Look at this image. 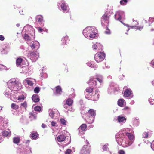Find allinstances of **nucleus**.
<instances>
[{
    "instance_id": "nucleus-57",
    "label": "nucleus",
    "mask_w": 154,
    "mask_h": 154,
    "mask_svg": "<svg viewBox=\"0 0 154 154\" xmlns=\"http://www.w3.org/2000/svg\"><path fill=\"white\" fill-rule=\"evenodd\" d=\"M71 91H74V89H73L72 88H71Z\"/></svg>"
},
{
    "instance_id": "nucleus-35",
    "label": "nucleus",
    "mask_w": 154,
    "mask_h": 154,
    "mask_svg": "<svg viewBox=\"0 0 154 154\" xmlns=\"http://www.w3.org/2000/svg\"><path fill=\"white\" fill-rule=\"evenodd\" d=\"M93 90V88L90 87L87 88L86 89V91L88 93L91 92Z\"/></svg>"
},
{
    "instance_id": "nucleus-50",
    "label": "nucleus",
    "mask_w": 154,
    "mask_h": 154,
    "mask_svg": "<svg viewBox=\"0 0 154 154\" xmlns=\"http://www.w3.org/2000/svg\"><path fill=\"white\" fill-rule=\"evenodd\" d=\"M51 125L52 126H55L57 123L56 122L54 121H52L51 122Z\"/></svg>"
},
{
    "instance_id": "nucleus-20",
    "label": "nucleus",
    "mask_w": 154,
    "mask_h": 154,
    "mask_svg": "<svg viewBox=\"0 0 154 154\" xmlns=\"http://www.w3.org/2000/svg\"><path fill=\"white\" fill-rule=\"evenodd\" d=\"M94 29H91V32L89 37L90 38H93L96 36V33L94 31Z\"/></svg>"
},
{
    "instance_id": "nucleus-13",
    "label": "nucleus",
    "mask_w": 154,
    "mask_h": 154,
    "mask_svg": "<svg viewBox=\"0 0 154 154\" xmlns=\"http://www.w3.org/2000/svg\"><path fill=\"white\" fill-rule=\"evenodd\" d=\"M87 114L90 115V116L95 117L96 115L95 111L93 109H90L88 110Z\"/></svg>"
},
{
    "instance_id": "nucleus-6",
    "label": "nucleus",
    "mask_w": 154,
    "mask_h": 154,
    "mask_svg": "<svg viewBox=\"0 0 154 154\" xmlns=\"http://www.w3.org/2000/svg\"><path fill=\"white\" fill-rule=\"evenodd\" d=\"M87 125L85 124H82L79 128L78 130L79 131V133L81 134H83L87 130Z\"/></svg>"
},
{
    "instance_id": "nucleus-1",
    "label": "nucleus",
    "mask_w": 154,
    "mask_h": 154,
    "mask_svg": "<svg viewBox=\"0 0 154 154\" xmlns=\"http://www.w3.org/2000/svg\"><path fill=\"white\" fill-rule=\"evenodd\" d=\"M110 17V15L108 14V12L106 11L101 18V21L102 26H107L108 25Z\"/></svg>"
},
{
    "instance_id": "nucleus-58",
    "label": "nucleus",
    "mask_w": 154,
    "mask_h": 154,
    "mask_svg": "<svg viewBox=\"0 0 154 154\" xmlns=\"http://www.w3.org/2000/svg\"><path fill=\"white\" fill-rule=\"evenodd\" d=\"M152 83L153 85H154V80L152 81Z\"/></svg>"
},
{
    "instance_id": "nucleus-55",
    "label": "nucleus",
    "mask_w": 154,
    "mask_h": 154,
    "mask_svg": "<svg viewBox=\"0 0 154 154\" xmlns=\"http://www.w3.org/2000/svg\"><path fill=\"white\" fill-rule=\"evenodd\" d=\"M151 148L153 151H154V141L152 143V144L151 145Z\"/></svg>"
},
{
    "instance_id": "nucleus-15",
    "label": "nucleus",
    "mask_w": 154,
    "mask_h": 154,
    "mask_svg": "<svg viewBox=\"0 0 154 154\" xmlns=\"http://www.w3.org/2000/svg\"><path fill=\"white\" fill-rule=\"evenodd\" d=\"M23 60V59L21 57H19L16 59V63L17 67H19L21 65Z\"/></svg>"
},
{
    "instance_id": "nucleus-36",
    "label": "nucleus",
    "mask_w": 154,
    "mask_h": 154,
    "mask_svg": "<svg viewBox=\"0 0 154 154\" xmlns=\"http://www.w3.org/2000/svg\"><path fill=\"white\" fill-rule=\"evenodd\" d=\"M40 91V88L39 87H36L34 89V92L35 93L38 94Z\"/></svg>"
},
{
    "instance_id": "nucleus-16",
    "label": "nucleus",
    "mask_w": 154,
    "mask_h": 154,
    "mask_svg": "<svg viewBox=\"0 0 154 154\" xmlns=\"http://www.w3.org/2000/svg\"><path fill=\"white\" fill-rule=\"evenodd\" d=\"M125 103V101L123 99H120L118 101V105L121 107L124 106Z\"/></svg>"
},
{
    "instance_id": "nucleus-33",
    "label": "nucleus",
    "mask_w": 154,
    "mask_h": 154,
    "mask_svg": "<svg viewBox=\"0 0 154 154\" xmlns=\"http://www.w3.org/2000/svg\"><path fill=\"white\" fill-rule=\"evenodd\" d=\"M10 82L12 85H16V86L18 85L19 84H20L19 82H18L16 80H15L14 81H11Z\"/></svg>"
},
{
    "instance_id": "nucleus-30",
    "label": "nucleus",
    "mask_w": 154,
    "mask_h": 154,
    "mask_svg": "<svg viewBox=\"0 0 154 154\" xmlns=\"http://www.w3.org/2000/svg\"><path fill=\"white\" fill-rule=\"evenodd\" d=\"M38 135L37 132L33 133L32 134L31 137L33 139H36L38 136Z\"/></svg>"
},
{
    "instance_id": "nucleus-46",
    "label": "nucleus",
    "mask_w": 154,
    "mask_h": 154,
    "mask_svg": "<svg viewBox=\"0 0 154 154\" xmlns=\"http://www.w3.org/2000/svg\"><path fill=\"white\" fill-rule=\"evenodd\" d=\"M37 29L38 30V32L40 33L44 31L43 29H42L40 27H37Z\"/></svg>"
},
{
    "instance_id": "nucleus-10",
    "label": "nucleus",
    "mask_w": 154,
    "mask_h": 154,
    "mask_svg": "<svg viewBox=\"0 0 154 154\" xmlns=\"http://www.w3.org/2000/svg\"><path fill=\"white\" fill-rule=\"evenodd\" d=\"M31 47L32 49L38 48L39 47V43L37 41H35L32 44Z\"/></svg>"
},
{
    "instance_id": "nucleus-37",
    "label": "nucleus",
    "mask_w": 154,
    "mask_h": 154,
    "mask_svg": "<svg viewBox=\"0 0 154 154\" xmlns=\"http://www.w3.org/2000/svg\"><path fill=\"white\" fill-rule=\"evenodd\" d=\"M23 38L26 40H30V38L28 35L26 34H25L23 36Z\"/></svg>"
},
{
    "instance_id": "nucleus-21",
    "label": "nucleus",
    "mask_w": 154,
    "mask_h": 154,
    "mask_svg": "<svg viewBox=\"0 0 154 154\" xmlns=\"http://www.w3.org/2000/svg\"><path fill=\"white\" fill-rule=\"evenodd\" d=\"M117 120L119 122H122L124 121H125L126 120V119L123 116H119L118 117Z\"/></svg>"
},
{
    "instance_id": "nucleus-5",
    "label": "nucleus",
    "mask_w": 154,
    "mask_h": 154,
    "mask_svg": "<svg viewBox=\"0 0 154 154\" xmlns=\"http://www.w3.org/2000/svg\"><path fill=\"white\" fill-rule=\"evenodd\" d=\"M124 16V13L123 11H118L116 12L114 15L115 19L120 22H121V20L122 17Z\"/></svg>"
},
{
    "instance_id": "nucleus-38",
    "label": "nucleus",
    "mask_w": 154,
    "mask_h": 154,
    "mask_svg": "<svg viewBox=\"0 0 154 154\" xmlns=\"http://www.w3.org/2000/svg\"><path fill=\"white\" fill-rule=\"evenodd\" d=\"M25 98L24 96L23 95H21L18 97V99L20 101H23Z\"/></svg>"
},
{
    "instance_id": "nucleus-51",
    "label": "nucleus",
    "mask_w": 154,
    "mask_h": 154,
    "mask_svg": "<svg viewBox=\"0 0 154 154\" xmlns=\"http://www.w3.org/2000/svg\"><path fill=\"white\" fill-rule=\"evenodd\" d=\"M93 48L94 49H97V45L96 44H95L93 45Z\"/></svg>"
},
{
    "instance_id": "nucleus-24",
    "label": "nucleus",
    "mask_w": 154,
    "mask_h": 154,
    "mask_svg": "<svg viewBox=\"0 0 154 154\" xmlns=\"http://www.w3.org/2000/svg\"><path fill=\"white\" fill-rule=\"evenodd\" d=\"M61 8L62 10L66 11L67 10V6L65 3H62L61 5Z\"/></svg>"
},
{
    "instance_id": "nucleus-7",
    "label": "nucleus",
    "mask_w": 154,
    "mask_h": 154,
    "mask_svg": "<svg viewBox=\"0 0 154 154\" xmlns=\"http://www.w3.org/2000/svg\"><path fill=\"white\" fill-rule=\"evenodd\" d=\"M91 28H87L83 30V35L86 38H88L91 32Z\"/></svg>"
},
{
    "instance_id": "nucleus-32",
    "label": "nucleus",
    "mask_w": 154,
    "mask_h": 154,
    "mask_svg": "<svg viewBox=\"0 0 154 154\" xmlns=\"http://www.w3.org/2000/svg\"><path fill=\"white\" fill-rule=\"evenodd\" d=\"M20 141V139L19 137H14L13 138V142L15 144H18Z\"/></svg>"
},
{
    "instance_id": "nucleus-42",
    "label": "nucleus",
    "mask_w": 154,
    "mask_h": 154,
    "mask_svg": "<svg viewBox=\"0 0 154 154\" xmlns=\"http://www.w3.org/2000/svg\"><path fill=\"white\" fill-rule=\"evenodd\" d=\"M82 154H89V151L88 150L85 149H83L82 151Z\"/></svg>"
},
{
    "instance_id": "nucleus-34",
    "label": "nucleus",
    "mask_w": 154,
    "mask_h": 154,
    "mask_svg": "<svg viewBox=\"0 0 154 154\" xmlns=\"http://www.w3.org/2000/svg\"><path fill=\"white\" fill-rule=\"evenodd\" d=\"M131 28H135V29H138L140 30H141L143 28V26H131Z\"/></svg>"
},
{
    "instance_id": "nucleus-27",
    "label": "nucleus",
    "mask_w": 154,
    "mask_h": 154,
    "mask_svg": "<svg viewBox=\"0 0 154 154\" xmlns=\"http://www.w3.org/2000/svg\"><path fill=\"white\" fill-rule=\"evenodd\" d=\"M150 18H149L148 20H144L143 22V23L146 26H149L150 25Z\"/></svg>"
},
{
    "instance_id": "nucleus-52",
    "label": "nucleus",
    "mask_w": 154,
    "mask_h": 154,
    "mask_svg": "<svg viewBox=\"0 0 154 154\" xmlns=\"http://www.w3.org/2000/svg\"><path fill=\"white\" fill-rule=\"evenodd\" d=\"M5 39V38L2 35H0V40L1 41H3Z\"/></svg>"
},
{
    "instance_id": "nucleus-18",
    "label": "nucleus",
    "mask_w": 154,
    "mask_h": 154,
    "mask_svg": "<svg viewBox=\"0 0 154 154\" xmlns=\"http://www.w3.org/2000/svg\"><path fill=\"white\" fill-rule=\"evenodd\" d=\"M29 118L31 119V120L35 119L36 117V115L34 113L33 111L29 113Z\"/></svg>"
},
{
    "instance_id": "nucleus-22",
    "label": "nucleus",
    "mask_w": 154,
    "mask_h": 154,
    "mask_svg": "<svg viewBox=\"0 0 154 154\" xmlns=\"http://www.w3.org/2000/svg\"><path fill=\"white\" fill-rule=\"evenodd\" d=\"M125 135L128 137V138L130 140H132L133 139L134 136L131 133H126Z\"/></svg>"
},
{
    "instance_id": "nucleus-39",
    "label": "nucleus",
    "mask_w": 154,
    "mask_h": 154,
    "mask_svg": "<svg viewBox=\"0 0 154 154\" xmlns=\"http://www.w3.org/2000/svg\"><path fill=\"white\" fill-rule=\"evenodd\" d=\"M149 134L148 132H144L143 134V138H147L148 137Z\"/></svg>"
},
{
    "instance_id": "nucleus-45",
    "label": "nucleus",
    "mask_w": 154,
    "mask_h": 154,
    "mask_svg": "<svg viewBox=\"0 0 154 154\" xmlns=\"http://www.w3.org/2000/svg\"><path fill=\"white\" fill-rule=\"evenodd\" d=\"M122 110L128 112L130 110V108L128 106H125L122 109Z\"/></svg>"
},
{
    "instance_id": "nucleus-2",
    "label": "nucleus",
    "mask_w": 154,
    "mask_h": 154,
    "mask_svg": "<svg viewBox=\"0 0 154 154\" xmlns=\"http://www.w3.org/2000/svg\"><path fill=\"white\" fill-rule=\"evenodd\" d=\"M105 54L103 52L97 53L95 55L94 59L97 62L99 63L102 61L105 58Z\"/></svg>"
},
{
    "instance_id": "nucleus-56",
    "label": "nucleus",
    "mask_w": 154,
    "mask_h": 154,
    "mask_svg": "<svg viewBox=\"0 0 154 154\" xmlns=\"http://www.w3.org/2000/svg\"><path fill=\"white\" fill-rule=\"evenodd\" d=\"M152 65L154 66V60L152 61Z\"/></svg>"
},
{
    "instance_id": "nucleus-28",
    "label": "nucleus",
    "mask_w": 154,
    "mask_h": 154,
    "mask_svg": "<svg viewBox=\"0 0 154 154\" xmlns=\"http://www.w3.org/2000/svg\"><path fill=\"white\" fill-rule=\"evenodd\" d=\"M62 92V89L60 86H57L56 87V92L57 94H60V93Z\"/></svg>"
},
{
    "instance_id": "nucleus-53",
    "label": "nucleus",
    "mask_w": 154,
    "mask_h": 154,
    "mask_svg": "<svg viewBox=\"0 0 154 154\" xmlns=\"http://www.w3.org/2000/svg\"><path fill=\"white\" fill-rule=\"evenodd\" d=\"M103 149L104 151L107 150V147L106 146L104 145L103 146Z\"/></svg>"
},
{
    "instance_id": "nucleus-44",
    "label": "nucleus",
    "mask_w": 154,
    "mask_h": 154,
    "mask_svg": "<svg viewBox=\"0 0 154 154\" xmlns=\"http://www.w3.org/2000/svg\"><path fill=\"white\" fill-rule=\"evenodd\" d=\"M41 108L39 106H37L34 108V110L35 111H40L41 110Z\"/></svg>"
},
{
    "instance_id": "nucleus-40",
    "label": "nucleus",
    "mask_w": 154,
    "mask_h": 154,
    "mask_svg": "<svg viewBox=\"0 0 154 154\" xmlns=\"http://www.w3.org/2000/svg\"><path fill=\"white\" fill-rule=\"evenodd\" d=\"M60 123L63 125H66V121L63 119H61L60 120Z\"/></svg>"
},
{
    "instance_id": "nucleus-41",
    "label": "nucleus",
    "mask_w": 154,
    "mask_h": 154,
    "mask_svg": "<svg viewBox=\"0 0 154 154\" xmlns=\"http://www.w3.org/2000/svg\"><path fill=\"white\" fill-rule=\"evenodd\" d=\"M96 79L98 80L100 83L103 82V79L101 77H97L95 78Z\"/></svg>"
},
{
    "instance_id": "nucleus-19",
    "label": "nucleus",
    "mask_w": 154,
    "mask_h": 154,
    "mask_svg": "<svg viewBox=\"0 0 154 154\" xmlns=\"http://www.w3.org/2000/svg\"><path fill=\"white\" fill-rule=\"evenodd\" d=\"M73 103V100L70 98L68 99L66 101V104L67 105L69 106H71L72 105Z\"/></svg>"
},
{
    "instance_id": "nucleus-4",
    "label": "nucleus",
    "mask_w": 154,
    "mask_h": 154,
    "mask_svg": "<svg viewBox=\"0 0 154 154\" xmlns=\"http://www.w3.org/2000/svg\"><path fill=\"white\" fill-rule=\"evenodd\" d=\"M99 94L98 90H95L94 93H92L90 96V98L93 101H97L99 98Z\"/></svg>"
},
{
    "instance_id": "nucleus-17",
    "label": "nucleus",
    "mask_w": 154,
    "mask_h": 154,
    "mask_svg": "<svg viewBox=\"0 0 154 154\" xmlns=\"http://www.w3.org/2000/svg\"><path fill=\"white\" fill-rule=\"evenodd\" d=\"M68 37L67 35H66L64 36H63L62 38L61 41L62 42V45H64V46H65V45L66 44V41L68 40ZM66 47L65 46H64L63 47V48H65Z\"/></svg>"
},
{
    "instance_id": "nucleus-54",
    "label": "nucleus",
    "mask_w": 154,
    "mask_h": 154,
    "mask_svg": "<svg viewBox=\"0 0 154 154\" xmlns=\"http://www.w3.org/2000/svg\"><path fill=\"white\" fill-rule=\"evenodd\" d=\"M41 127L42 128H44L46 127L47 125L43 123Z\"/></svg>"
},
{
    "instance_id": "nucleus-11",
    "label": "nucleus",
    "mask_w": 154,
    "mask_h": 154,
    "mask_svg": "<svg viewBox=\"0 0 154 154\" xmlns=\"http://www.w3.org/2000/svg\"><path fill=\"white\" fill-rule=\"evenodd\" d=\"M95 79V78H94L92 77H91L89 83V85H97V82Z\"/></svg>"
},
{
    "instance_id": "nucleus-43",
    "label": "nucleus",
    "mask_w": 154,
    "mask_h": 154,
    "mask_svg": "<svg viewBox=\"0 0 154 154\" xmlns=\"http://www.w3.org/2000/svg\"><path fill=\"white\" fill-rule=\"evenodd\" d=\"M105 33L106 34H110V30L108 29V27H106V31L105 32Z\"/></svg>"
},
{
    "instance_id": "nucleus-23",
    "label": "nucleus",
    "mask_w": 154,
    "mask_h": 154,
    "mask_svg": "<svg viewBox=\"0 0 154 154\" xmlns=\"http://www.w3.org/2000/svg\"><path fill=\"white\" fill-rule=\"evenodd\" d=\"M11 107L12 109L14 110H17L19 108V106L14 103H12L11 104Z\"/></svg>"
},
{
    "instance_id": "nucleus-59",
    "label": "nucleus",
    "mask_w": 154,
    "mask_h": 154,
    "mask_svg": "<svg viewBox=\"0 0 154 154\" xmlns=\"http://www.w3.org/2000/svg\"><path fill=\"white\" fill-rule=\"evenodd\" d=\"M2 108L1 109V110H2Z\"/></svg>"
},
{
    "instance_id": "nucleus-48",
    "label": "nucleus",
    "mask_w": 154,
    "mask_h": 154,
    "mask_svg": "<svg viewBox=\"0 0 154 154\" xmlns=\"http://www.w3.org/2000/svg\"><path fill=\"white\" fill-rule=\"evenodd\" d=\"M54 112L52 111H51L50 113H49V115L51 117L53 118V119H54Z\"/></svg>"
},
{
    "instance_id": "nucleus-8",
    "label": "nucleus",
    "mask_w": 154,
    "mask_h": 154,
    "mask_svg": "<svg viewBox=\"0 0 154 154\" xmlns=\"http://www.w3.org/2000/svg\"><path fill=\"white\" fill-rule=\"evenodd\" d=\"M132 94V91L131 89H127L124 92V97H131Z\"/></svg>"
},
{
    "instance_id": "nucleus-14",
    "label": "nucleus",
    "mask_w": 154,
    "mask_h": 154,
    "mask_svg": "<svg viewBox=\"0 0 154 154\" xmlns=\"http://www.w3.org/2000/svg\"><path fill=\"white\" fill-rule=\"evenodd\" d=\"M32 100L35 102H38L39 101L40 99L38 95L34 94L32 97Z\"/></svg>"
},
{
    "instance_id": "nucleus-49",
    "label": "nucleus",
    "mask_w": 154,
    "mask_h": 154,
    "mask_svg": "<svg viewBox=\"0 0 154 154\" xmlns=\"http://www.w3.org/2000/svg\"><path fill=\"white\" fill-rule=\"evenodd\" d=\"M119 154H125V152L123 150H121L118 152Z\"/></svg>"
},
{
    "instance_id": "nucleus-9",
    "label": "nucleus",
    "mask_w": 154,
    "mask_h": 154,
    "mask_svg": "<svg viewBox=\"0 0 154 154\" xmlns=\"http://www.w3.org/2000/svg\"><path fill=\"white\" fill-rule=\"evenodd\" d=\"M94 118V117L88 116L86 119V122L89 124H91L93 122Z\"/></svg>"
},
{
    "instance_id": "nucleus-29",
    "label": "nucleus",
    "mask_w": 154,
    "mask_h": 154,
    "mask_svg": "<svg viewBox=\"0 0 154 154\" xmlns=\"http://www.w3.org/2000/svg\"><path fill=\"white\" fill-rule=\"evenodd\" d=\"M20 106H22L25 110H26L27 106V102L25 101L23 103H21L20 104Z\"/></svg>"
},
{
    "instance_id": "nucleus-3",
    "label": "nucleus",
    "mask_w": 154,
    "mask_h": 154,
    "mask_svg": "<svg viewBox=\"0 0 154 154\" xmlns=\"http://www.w3.org/2000/svg\"><path fill=\"white\" fill-rule=\"evenodd\" d=\"M38 53L36 51H30L28 54L27 56L31 60H36L37 59V56Z\"/></svg>"
},
{
    "instance_id": "nucleus-47",
    "label": "nucleus",
    "mask_w": 154,
    "mask_h": 154,
    "mask_svg": "<svg viewBox=\"0 0 154 154\" xmlns=\"http://www.w3.org/2000/svg\"><path fill=\"white\" fill-rule=\"evenodd\" d=\"M71 150L68 149L66 150L65 153V154H71Z\"/></svg>"
},
{
    "instance_id": "nucleus-25",
    "label": "nucleus",
    "mask_w": 154,
    "mask_h": 154,
    "mask_svg": "<svg viewBox=\"0 0 154 154\" xmlns=\"http://www.w3.org/2000/svg\"><path fill=\"white\" fill-rule=\"evenodd\" d=\"M27 84L30 86H32L33 85V82L29 79L28 78H26L25 80Z\"/></svg>"
},
{
    "instance_id": "nucleus-26",
    "label": "nucleus",
    "mask_w": 154,
    "mask_h": 154,
    "mask_svg": "<svg viewBox=\"0 0 154 154\" xmlns=\"http://www.w3.org/2000/svg\"><path fill=\"white\" fill-rule=\"evenodd\" d=\"M36 20L38 22H42L43 20V17L41 15H37L36 17Z\"/></svg>"
},
{
    "instance_id": "nucleus-12",
    "label": "nucleus",
    "mask_w": 154,
    "mask_h": 154,
    "mask_svg": "<svg viewBox=\"0 0 154 154\" xmlns=\"http://www.w3.org/2000/svg\"><path fill=\"white\" fill-rule=\"evenodd\" d=\"M66 136L63 134L58 136L57 137V139L59 142H61L64 141L66 139Z\"/></svg>"
},
{
    "instance_id": "nucleus-31",
    "label": "nucleus",
    "mask_w": 154,
    "mask_h": 154,
    "mask_svg": "<svg viewBox=\"0 0 154 154\" xmlns=\"http://www.w3.org/2000/svg\"><path fill=\"white\" fill-rule=\"evenodd\" d=\"M2 134L3 136L7 137L10 134V132L9 131H4L2 132Z\"/></svg>"
}]
</instances>
